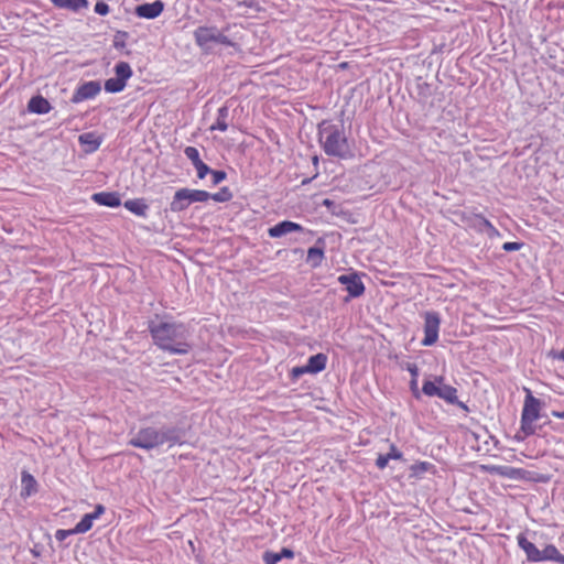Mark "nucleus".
<instances>
[{
	"label": "nucleus",
	"mask_w": 564,
	"mask_h": 564,
	"mask_svg": "<svg viewBox=\"0 0 564 564\" xmlns=\"http://www.w3.org/2000/svg\"><path fill=\"white\" fill-rule=\"evenodd\" d=\"M338 282L345 285L350 297H358L365 292V285L357 273L341 274Z\"/></svg>",
	"instance_id": "11"
},
{
	"label": "nucleus",
	"mask_w": 564,
	"mask_h": 564,
	"mask_svg": "<svg viewBox=\"0 0 564 564\" xmlns=\"http://www.w3.org/2000/svg\"><path fill=\"white\" fill-rule=\"evenodd\" d=\"M327 356L324 354H316L311 356L305 365L310 373H318L326 368Z\"/></svg>",
	"instance_id": "20"
},
{
	"label": "nucleus",
	"mask_w": 564,
	"mask_h": 564,
	"mask_svg": "<svg viewBox=\"0 0 564 564\" xmlns=\"http://www.w3.org/2000/svg\"><path fill=\"white\" fill-rule=\"evenodd\" d=\"M302 230L303 227L300 224L293 223L291 220H283L269 228L268 234L271 238H280L286 234Z\"/></svg>",
	"instance_id": "13"
},
{
	"label": "nucleus",
	"mask_w": 564,
	"mask_h": 564,
	"mask_svg": "<svg viewBox=\"0 0 564 564\" xmlns=\"http://www.w3.org/2000/svg\"><path fill=\"white\" fill-rule=\"evenodd\" d=\"M319 141L327 155L337 158H347L349 147L344 132L335 126H328L319 131Z\"/></svg>",
	"instance_id": "3"
},
{
	"label": "nucleus",
	"mask_w": 564,
	"mask_h": 564,
	"mask_svg": "<svg viewBox=\"0 0 564 564\" xmlns=\"http://www.w3.org/2000/svg\"><path fill=\"white\" fill-rule=\"evenodd\" d=\"M263 560L265 564H276L279 561H281V555L267 552L263 556Z\"/></svg>",
	"instance_id": "38"
},
{
	"label": "nucleus",
	"mask_w": 564,
	"mask_h": 564,
	"mask_svg": "<svg viewBox=\"0 0 564 564\" xmlns=\"http://www.w3.org/2000/svg\"><path fill=\"white\" fill-rule=\"evenodd\" d=\"M434 466L429 462H419L410 467L411 477L420 478L424 473L431 471Z\"/></svg>",
	"instance_id": "27"
},
{
	"label": "nucleus",
	"mask_w": 564,
	"mask_h": 564,
	"mask_svg": "<svg viewBox=\"0 0 564 564\" xmlns=\"http://www.w3.org/2000/svg\"><path fill=\"white\" fill-rule=\"evenodd\" d=\"M93 200L101 206L119 207L121 199L118 193L115 192H100L93 195Z\"/></svg>",
	"instance_id": "17"
},
{
	"label": "nucleus",
	"mask_w": 564,
	"mask_h": 564,
	"mask_svg": "<svg viewBox=\"0 0 564 564\" xmlns=\"http://www.w3.org/2000/svg\"><path fill=\"white\" fill-rule=\"evenodd\" d=\"M115 74L116 78L127 84V82L132 77L133 72L127 62H119L115 66Z\"/></svg>",
	"instance_id": "25"
},
{
	"label": "nucleus",
	"mask_w": 564,
	"mask_h": 564,
	"mask_svg": "<svg viewBox=\"0 0 564 564\" xmlns=\"http://www.w3.org/2000/svg\"><path fill=\"white\" fill-rule=\"evenodd\" d=\"M305 373H310L306 366L294 367L291 370V376L293 379H297Z\"/></svg>",
	"instance_id": "39"
},
{
	"label": "nucleus",
	"mask_w": 564,
	"mask_h": 564,
	"mask_svg": "<svg viewBox=\"0 0 564 564\" xmlns=\"http://www.w3.org/2000/svg\"><path fill=\"white\" fill-rule=\"evenodd\" d=\"M441 319L437 313L426 312L424 315V338L423 346H432L438 339Z\"/></svg>",
	"instance_id": "8"
},
{
	"label": "nucleus",
	"mask_w": 564,
	"mask_h": 564,
	"mask_svg": "<svg viewBox=\"0 0 564 564\" xmlns=\"http://www.w3.org/2000/svg\"><path fill=\"white\" fill-rule=\"evenodd\" d=\"M164 10V3L161 0H155L151 3H143L135 8V14L143 19H155Z\"/></svg>",
	"instance_id": "12"
},
{
	"label": "nucleus",
	"mask_w": 564,
	"mask_h": 564,
	"mask_svg": "<svg viewBox=\"0 0 564 564\" xmlns=\"http://www.w3.org/2000/svg\"><path fill=\"white\" fill-rule=\"evenodd\" d=\"M212 174V181L214 185H217L221 183L226 177L227 174L224 171H210Z\"/></svg>",
	"instance_id": "35"
},
{
	"label": "nucleus",
	"mask_w": 564,
	"mask_h": 564,
	"mask_svg": "<svg viewBox=\"0 0 564 564\" xmlns=\"http://www.w3.org/2000/svg\"><path fill=\"white\" fill-rule=\"evenodd\" d=\"M469 226L480 232H487L489 237H495L499 235V231L495 228V226L481 215H474L473 217H470Z\"/></svg>",
	"instance_id": "16"
},
{
	"label": "nucleus",
	"mask_w": 564,
	"mask_h": 564,
	"mask_svg": "<svg viewBox=\"0 0 564 564\" xmlns=\"http://www.w3.org/2000/svg\"><path fill=\"white\" fill-rule=\"evenodd\" d=\"M522 248V243L521 242H516V241H511V242H505L502 245V249L507 252H511V251H518Z\"/></svg>",
	"instance_id": "37"
},
{
	"label": "nucleus",
	"mask_w": 564,
	"mask_h": 564,
	"mask_svg": "<svg viewBox=\"0 0 564 564\" xmlns=\"http://www.w3.org/2000/svg\"><path fill=\"white\" fill-rule=\"evenodd\" d=\"M232 198V194L229 191L228 187L220 188L219 192L210 194L209 193V199H213L215 202L225 203Z\"/></svg>",
	"instance_id": "30"
},
{
	"label": "nucleus",
	"mask_w": 564,
	"mask_h": 564,
	"mask_svg": "<svg viewBox=\"0 0 564 564\" xmlns=\"http://www.w3.org/2000/svg\"><path fill=\"white\" fill-rule=\"evenodd\" d=\"M390 458L386 455H379L376 459V465L379 469H384L389 463Z\"/></svg>",
	"instance_id": "41"
},
{
	"label": "nucleus",
	"mask_w": 564,
	"mask_h": 564,
	"mask_svg": "<svg viewBox=\"0 0 564 564\" xmlns=\"http://www.w3.org/2000/svg\"><path fill=\"white\" fill-rule=\"evenodd\" d=\"M523 390L525 398L521 413V431L529 436L535 432L533 423L540 417L542 402L532 394L529 388H523Z\"/></svg>",
	"instance_id": "4"
},
{
	"label": "nucleus",
	"mask_w": 564,
	"mask_h": 564,
	"mask_svg": "<svg viewBox=\"0 0 564 564\" xmlns=\"http://www.w3.org/2000/svg\"><path fill=\"white\" fill-rule=\"evenodd\" d=\"M422 392L427 397H438L452 404L457 402V390L446 383L442 387H436L435 382L427 380L423 383Z\"/></svg>",
	"instance_id": "7"
},
{
	"label": "nucleus",
	"mask_w": 564,
	"mask_h": 564,
	"mask_svg": "<svg viewBox=\"0 0 564 564\" xmlns=\"http://www.w3.org/2000/svg\"><path fill=\"white\" fill-rule=\"evenodd\" d=\"M50 2L59 9H66L77 12L88 7V0H50Z\"/></svg>",
	"instance_id": "19"
},
{
	"label": "nucleus",
	"mask_w": 564,
	"mask_h": 564,
	"mask_svg": "<svg viewBox=\"0 0 564 564\" xmlns=\"http://www.w3.org/2000/svg\"><path fill=\"white\" fill-rule=\"evenodd\" d=\"M128 33L124 31H117L113 36V47L123 50L127 45Z\"/></svg>",
	"instance_id": "31"
},
{
	"label": "nucleus",
	"mask_w": 564,
	"mask_h": 564,
	"mask_svg": "<svg viewBox=\"0 0 564 564\" xmlns=\"http://www.w3.org/2000/svg\"><path fill=\"white\" fill-rule=\"evenodd\" d=\"M481 469L489 474L498 475L508 479H525L528 471L522 468L501 465H482Z\"/></svg>",
	"instance_id": "9"
},
{
	"label": "nucleus",
	"mask_w": 564,
	"mask_h": 564,
	"mask_svg": "<svg viewBox=\"0 0 564 564\" xmlns=\"http://www.w3.org/2000/svg\"><path fill=\"white\" fill-rule=\"evenodd\" d=\"M228 115H229L228 108L227 107H220L218 109V111H217L216 121H215V123H213L210 126L209 129L212 131L219 130L221 132H225L228 129V124H227Z\"/></svg>",
	"instance_id": "24"
},
{
	"label": "nucleus",
	"mask_w": 564,
	"mask_h": 564,
	"mask_svg": "<svg viewBox=\"0 0 564 564\" xmlns=\"http://www.w3.org/2000/svg\"><path fill=\"white\" fill-rule=\"evenodd\" d=\"M552 357L555 359L564 360V350L557 351V352H552Z\"/></svg>",
	"instance_id": "46"
},
{
	"label": "nucleus",
	"mask_w": 564,
	"mask_h": 564,
	"mask_svg": "<svg viewBox=\"0 0 564 564\" xmlns=\"http://www.w3.org/2000/svg\"><path fill=\"white\" fill-rule=\"evenodd\" d=\"M123 206L137 216L144 217L147 215L148 205L142 198L128 199L124 202Z\"/></svg>",
	"instance_id": "21"
},
{
	"label": "nucleus",
	"mask_w": 564,
	"mask_h": 564,
	"mask_svg": "<svg viewBox=\"0 0 564 564\" xmlns=\"http://www.w3.org/2000/svg\"><path fill=\"white\" fill-rule=\"evenodd\" d=\"M28 109L32 113L45 115L50 112L51 105L47 99L42 96H34L29 100Z\"/></svg>",
	"instance_id": "18"
},
{
	"label": "nucleus",
	"mask_w": 564,
	"mask_h": 564,
	"mask_svg": "<svg viewBox=\"0 0 564 564\" xmlns=\"http://www.w3.org/2000/svg\"><path fill=\"white\" fill-rule=\"evenodd\" d=\"M387 455L389 456L390 459L400 460L403 458L402 452L399 451L394 444L390 445V451Z\"/></svg>",
	"instance_id": "36"
},
{
	"label": "nucleus",
	"mask_w": 564,
	"mask_h": 564,
	"mask_svg": "<svg viewBox=\"0 0 564 564\" xmlns=\"http://www.w3.org/2000/svg\"><path fill=\"white\" fill-rule=\"evenodd\" d=\"M72 534H77L74 529H72V530H57L56 533H55V538L58 541H63L67 536L72 535Z\"/></svg>",
	"instance_id": "40"
},
{
	"label": "nucleus",
	"mask_w": 564,
	"mask_h": 564,
	"mask_svg": "<svg viewBox=\"0 0 564 564\" xmlns=\"http://www.w3.org/2000/svg\"><path fill=\"white\" fill-rule=\"evenodd\" d=\"M552 416L556 419H564V411H552Z\"/></svg>",
	"instance_id": "47"
},
{
	"label": "nucleus",
	"mask_w": 564,
	"mask_h": 564,
	"mask_svg": "<svg viewBox=\"0 0 564 564\" xmlns=\"http://www.w3.org/2000/svg\"><path fill=\"white\" fill-rule=\"evenodd\" d=\"M406 369L411 373L412 378L417 379V377H419V368H417V366L415 364H409Z\"/></svg>",
	"instance_id": "43"
},
{
	"label": "nucleus",
	"mask_w": 564,
	"mask_h": 564,
	"mask_svg": "<svg viewBox=\"0 0 564 564\" xmlns=\"http://www.w3.org/2000/svg\"><path fill=\"white\" fill-rule=\"evenodd\" d=\"M94 10L99 15H107L109 13V6L104 1H98Z\"/></svg>",
	"instance_id": "34"
},
{
	"label": "nucleus",
	"mask_w": 564,
	"mask_h": 564,
	"mask_svg": "<svg viewBox=\"0 0 564 564\" xmlns=\"http://www.w3.org/2000/svg\"><path fill=\"white\" fill-rule=\"evenodd\" d=\"M105 512L102 505H97L95 511L85 514L82 520L75 525L74 530L76 533H86L93 527L94 520L98 519Z\"/></svg>",
	"instance_id": "14"
},
{
	"label": "nucleus",
	"mask_w": 564,
	"mask_h": 564,
	"mask_svg": "<svg viewBox=\"0 0 564 564\" xmlns=\"http://www.w3.org/2000/svg\"><path fill=\"white\" fill-rule=\"evenodd\" d=\"M184 153L186 158L193 163V165L202 162L199 152L195 147H186Z\"/></svg>",
	"instance_id": "32"
},
{
	"label": "nucleus",
	"mask_w": 564,
	"mask_h": 564,
	"mask_svg": "<svg viewBox=\"0 0 564 564\" xmlns=\"http://www.w3.org/2000/svg\"><path fill=\"white\" fill-rule=\"evenodd\" d=\"M82 144L89 145V151H96L100 147V141L93 133H84L79 135Z\"/></svg>",
	"instance_id": "29"
},
{
	"label": "nucleus",
	"mask_w": 564,
	"mask_h": 564,
	"mask_svg": "<svg viewBox=\"0 0 564 564\" xmlns=\"http://www.w3.org/2000/svg\"><path fill=\"white\" fill-rule=\"evenodd\" d=\"M541 558L540 562L543 561H555L564 564V555L560 553L553 544H547L543 550H541Z\"/></svg>",
	"instance_id": "22"
},
{
	"label": "nucleus",
	"mask_w": 564,
	"mask_h": 564,
	"mask_svg": "<svg viewBox=\"0 0 564 564\" xmlns=\"http://www.w3.org/2000/svg\"><path fill=\"white\" fill-rule=\"evenodd\" d=\"M194 37L196 44L204 48L209 43H218L225 46H232L231 40L224 33L218 31L216 26H199L194 31Z\"/></svg>",
	"instance_id": "6"
},
{
	"label": "nucleus",
	"mask_w": 564,
	"mask_h": 564,
	"mask_svg": "<svg viewBox=\"0 0 564 564\" xmlns=\"http://www.w3.org/2000/svg\"><path fill=\"white\" fill-rule=\"evenodd\" d=\"M209 199V193L204 189L183 187L174 193L170 209L173 213H181L194 203H205Z\"/></svg>",
	"instance_id": "5"
},
{
	"label": "nucleus",
	"mask_w": 564,
	"mask_h": 564,
	"mask_svg": "<svg viewBox=\"0 0 564 564\" xmlns=\"http://www.w3.org/2000/svg\"><path fill=\"white\" fill-rule=\"evenodd\" d=\"M194 167H195V169H196V171H197V177H198L199 180L205 178V176H206L207 174H209V173H210V171H212V170L209 169V166H208L207 164H205L203 161H202V162H199V163H197L196 165H194Z\"/></svg>",
	"instance_id": "33"
},
{
	"label": "nucleus",
	"mask_w": 564,
	"mask_h": 564,
	"mask_svg": "<svg viewBox=\"0 0 564 564\" xmlns=\"http://www.w3.org/2000/svg\"><path fill=\"white\" fill-rule=\"evenodd\" d=\"M519 547L525 553L528 561L540 562L541 550L534 543L530 542L523 534L517 538Z\"/></svg>",
	"instance_id": "15"
},
{
	"label": "nucleus",
	"mask_w": 564,
	"mask_h": 564,
	"mask_svg": "<svg viewBox=\"0 0 564 564\" xmlns=\"http://www.w3.org/2000/svg\"><path fill=\"white\" fill-rule=\"evenodd\" d=\"M324 260V251L321 248L312 247L307 250V262L312 264V267L316 268L321 265Z\"/></svg>",
	"instance_id": "26"
},
{
	"label": "nucleus",
	"mask_w": 564,
	"mask_h": 564,
	"mask_svg": "<svg viewBox=\"0 0 564 564\" xmlns=\"http://www.w3.org/2000/svg\"><path fill=\"white\" fill-rule=\"evenodd\" d=\"M433 382H435V383H436V387H442V386H444V384H445L444 377H441V376H440V377H436V378L434 379V381H433Z\"/></svg>",
	"instance_id": "45"
},
{
	"label": "nucleus",
	"mask_w": 564,
	"mask_h": 564,
	"mask_svg": "<svg viewBox=\"0 0 564 564\" xmlns=\"http://www.w3.org/2000/svg\"><path fill=\"white\" fill-rule=\"evenodd\" d=\"M278 555H281V560L283 557H288V558H292L293 557V551H291L290 549H282V551L280 553H276Z\"/></svg>",
	"instance_id": "44"
},
{
	"label": "nucleus",
	"mask_w": 564,
	"mask_h": 564,
	"mask_svg": "<svg viewBox=\"0 0 564 564\" xmlns=\"http://www.w3.org/2000/svg\"><path fill=\"white\" fill-rule=\"evenodd\" d=\"M149 332L153 343L163 351L172 355H186L192 350L189 329L181 322L165 321L151 323Z\"/></svg>",
	"instance_id": "1"
},
{
	"label": "nucleus",
	"mask_w": 564,
	"mask_h": 564,
	"mask_svg": "<svg viewBox=\"0 0 564 564\" xmlns=\"http://www.w3.org/2000/svg\"><path fill=\"white\" fill-rule=\"evenodd\" d=\"M127 84L120 79L112 77L105 82V90L110 94H117L126 88Z\"/></svg>",
	"instance_id": "28"
},
{
	"label": "nucleus",
	"mask_w": 564,
	"mask_h": 564,
	"mask_svg": "<svg viewBox=\"0 0 564 564\" xmlns=\"http://www.w3.org/2000/svg\"><path fill=\"white\" fill-rule=\"evenodd\" d=\"M410 389L412 391V394L415 399H420L421 398V392L419 390V387H417V379L415 378H412L411 381H410Z\"/></svg>",
	"instance_id": "42"
},
{
	"label": "nucleus",
	"mask_w": 564,
	"mask_h": 564,
	"mask_svg": "<svg viewBox=\"0 0 564 564\" xmlns=\"http://www.w3.org/2000/svg\"><path fill=\"white\" fill-rule=\"evenodd\" d=\"M21 482H22V496L30 497L31 495H33L36 491L37 484H36L35 478L31 474L23 471L22 477H21Z\"/></svg>",
	"instance_id": "23"
},
{
	"label": "nucleus",
	"mask_w": 564,
	"mask_h": 564,
	"mask_svg": "<svg viewBox=\"0 0 564 564\" xmlns=\"http://www.w3.org/2000/svg\"><path fill=\"white\" fill-rule=\"evenodd\" d=\"M324 204H325V205H329V204H330V202H329L328 199H325V200H324Z\"/></svg>",
	"instance_id": "48"
},
{
	"label": "nucleus",
	"mask_w": 564,
	"mask_h": 564,
	"mask_svg": "<svg viewBox=\"0 0 564 564\" xmlns=\"http://www.w3.org/2000/svg\"><path fill=\"white\" fill-rule=\"evenodd\" d=\"M101 90L100 83L89 80L77 87L72 97V102L79 104L82 101L95 98Z\"/></svg>",
	"instance_id": "10"
},
{
	"label": "nucleus",
	"mask_w": 564,
	"mask_h": 564,
	"mask_svg": "<svg viewBox=\"0 0 564 564\" xmlns=\"http://www.w3.org/2000/svg\"><path fill=\"white\" fill-rule=\"evenodd\" d=\"M166 442L172 444L177 443V438L174 435L173 430H158L152 426L143 427L129 441V444L133 447L143 449H153L162 446Z\"/></svg>",
	"instance_id": "2"
}]
</instances>
